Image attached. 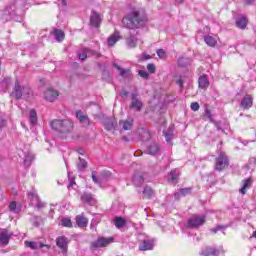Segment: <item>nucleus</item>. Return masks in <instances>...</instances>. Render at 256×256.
<instances>
[{
    "mask_svg": "<svg viewBox=\"0 0 256 256\" xmlns=\"http://www.w3.org/2000/svg\"><path fill=\"white\" fill-rule=\"evenodd\" d=\"M146 21L147 16H145V13L139 10H132L122 19V25L126 29H139V27L145 25Z\"/></svg>",
    "mask_w": 256,
    "mask_h": 256,
    "instance_id": "f257e3e1",
    "label": "nucleus"
},
{
    "mask_svg": "<svg viewBox=\"0 0 256 256\" xmlns=\"http://www.w3.org/2000/svg\"><path fill=\"white\" fill-rule=\"evenodd\" d=\"M51 128L61 133L62 137H67L73 131V122L71 120H53L51 122Z\"/></svg>",
    "mask_w": 256,
    "mask_h": 256,
    "instance_id": "f03ea898",
    "label": "nucleus"
},
{
    "mask_svg": "<svg viewBox=\"0 0 256 256\" xmlns=\"http://www.w3.org/2000/svg\"><path fill=\"white\" fill-rule=\"evenodd\" d=\"M32 91L31 88L27 86H21V83L19 80H16L14 90L11 93V97H14L15 99H27V97H30Z\"/></svg>",
    "mask_w": 256,
    "mask_h": 256,
    "instance_id": "7ed1b4c3",
    "label": "nucleus"
},
{
    "mask_svg": "<svg viewBox=\"0 0 256 256\" xmlns=\"http://www.w3.org/2000/svg\"><path fill=\"white\" fill-rule=\"evenodd\" d=\"M229 167V158L225 152H220L215 161L214 169L215 171H225Z\"/></svg>",
    "mask_w": 256,
    "mask_h": 256,
    "instance_id": "20e7f679",
    "label": "nucleus"
},
{
    "mask_svg": "<svg viewBox=\"0 0 256 256\" xmlns=\"http://www.w3.org/2000/svg\"><path fill=\"white\" fill-rule=\"evenodd\" d=\"M28 199L30 200V205H32V207H37V209H43V207H45V203H43L39 199V195L37 194V190H31L28 193Z\"/></svg>",
    "mask_w": 256,
    "mask_h": 256,
    "instance_id": "39448f33",
    "label": "nucleus"
},
{
    "mask_svg": "<svg viewBox=\"0 0 256 256\" xmlns=\"http://www.w3.org/2000/svg\"><path fill=\"white\" fill-rule=\"evenodd\" d=\"M114 238L113 237H100L96 241L91 243V248L92 249H99L101 247H107V245H111L113 243Z\"/></svg>",
    "mask_w": 256,
    "mask_h": 256,
    "instance_id": "423d86ee",
    "label": "nucleus"
},
{
    "mask_svg": "<svg viewBox=\"0 0 256 256\" xmlns=\"http://www.w3.org/2000/svg\"><path fill=\"white\" fill-rule=\"evenodd\" d=\"M205 223V216L201 215H193L188 220V227H191L192 229H195L197 227H201Z\"/></svg>",
    "mask_w": 256,
    "mask_h": 256,
    "instance_id": "0eeeda50",
    "label": "nucleus"
},
{
    "mask_svg": "<svg viewBox=\"0 0 256 256\" xmlns=\"http://www.w3.org/2000/svg\"><path fill=\"white\" fill-rule=\"evenodd\" d=\"M59 97V92L53 88H47L44 92L45 101H49V103H53Z\"/></svg>",
    "mask_w": 256,
    "mask_h": 256,
    "instance_id": "6e6552de",
    "label": "nucleus"
},
{
    "mask_svg": "<svg viewBox=\"0 0 256 256\" xmlns=\"http://www.w3.org/2000/svg\"><path fill=\"white\" fill-rule=\"evenodd\" d=\"M240 107L242 109H251L253 107V96L252 95H245L240 103Z\"/></svg>",
    "mask_w": 256,
    "mask_h": 256,
    "instance_id": "1a4fd4ad",
    "label": "nucleus"
},
{
    "mask_svg": "<svg viewBox=\"0 0 256 256\" xmlns=\"http://www.w3.org/2000/svg\"><path fill=\"white\" fill-rule=\"evenodd\" d=\"M154 244L153 240L146 238L142 242H140L139 249L140 251H151L153 249Z\"/></svg>",
    "mask_w": 256,
    "mask_h": 256,
    "instance_id": "9d476101",
    "label": "nucleus"
},
{
    "mask_svg": "<svg viewBox=\"0 0 256 256\" xmlns=\"http://www.w3.org/2000/svg\"><path fill=\"white\" fill-rule=\"evenodd\" d=\"M67 237L65 236H60L56 240V245L63 251V253H67V245H68Z\"/></svg>",
    "mask_w": 256,
    "mask_h": 256,
    "instance_id": "9b49d317",
    "label": "nucleus"
},
{
    "mask_svg": "<svg viewBox=\"0 0 256 256\" xmlns=\"http://www.w3.org/2000/svg\"><path fill=\"white\" fill-rule=\"evenodd\" d=\"M200 255L203 256H219V250H217L215 247H209L207 246L206 248H204Z\"/></svg>",
    "mask_w": 256,
    "mask_h": 256,
    "instance_id": "f8f14e48",
    "label": "nucleus"
},
{
    "mask_svg": "<svg viewBox=\"0 0 256 256\" xmlns=\"http://www.w3.org/2000/svg\"><path fill=\"white\" fill-rule=\"evenodd\" d=\"M115 69L119 72L120 77H131V69L121 68L117 63L112 64Z\"/></svg>",
    "mask_w": 256,
    "mask_h": 256,
    "instance_id": "ddd939ff",
    "label": "nucleus"
},
{
    "mask_svg": "<svg viewBox=\"0 0 256 256\" xmlns=\"http://www.w3.org/2000/svg\"><path fill=\"white\" fill-rule=\"evenodd\" d=\"M119 125L122 127L124 131H129L133 127V118L129 117L126 120H121Z\"/></svg>",
    "mask_w": 256,
    "mask_h": 256,
    "instance_id": "4468645a",
    "label": "nucleus"
},
{
    "mask_svg": "<svg viewBox=\"0 0 256 256\" xmlns=\"http://www.w3.org/2000/svg\"><path fill=\"white\" fill-rule=\"evenodd\" d=\"M179 181V170L175 169L172 170L168 176V182L172 185H177V182Z\"/></svg>",
    "mask_w": 256,
    "mask_h": 256,
    "instance_id": "2eb2a0df",
    "label": "nucleus"
},
{
    "mask_svg": "<svg viewBox=\"0 0 256 256\" xmlns=\"http://www.w3.org/2000/svg\"><path fill=\"white\" fill-rule=\"evenodd\" d=\"M146 153L148 155H157L159 153V144L153 142L147 146Z\"/></svg>",
    "mask_w": 256,
    "mask_h": 256,
    "instance_id": "dca6fc26",
    "label": "nucleus"
},
{
    "mask_svg": "<svg viewBox=\"0 0 256 256\" xmlns=\"http://www.w3.org/2000/svg\"><path fill=\"white\" fill-rule=\"evenodd\" d=\"M90 24L93 27H99V25L101 24V16H99L97 12H92L90 16Z\"/></svg>",
    "mask_w": 256,
    "mask_h": 256,
    "instance_id": "f3484780",
    "label": "nucleus"
},
{
    "mask_svg": "<svg viewBox=\"0 0 256 256\" xmlns=\"http://www.w3.org/2000/svg\"><path fill=\"white\" fill-rule=\"evenodd\" d=\"M198 85L200 89H207L210 85L209 78H207V75H202L198 79Z\"/></svg>",
    "mask_w": 256,
    "mask_h": 256,
    "instance_id": "a211bd4d",
    "label": "nucleus"
},
{
    "mask_svg": "<svg viewBox=\"0 0 256 256\" xmlns=\"http://www.w3.org/2000/svg\"><path fill=\"white\" fill-rule=\"evenodd\" d=\"M247 23H249V20H247V17L245 16H239L236 19V27H238V29H245L247 27Z\"/></svg>",
    "mask_w": 256,
    "mask_h": 256,
    "instance_id": "6ab92c4d",
    "label": "nucleus"
},
{
    "mask_svg": "<svg viewBox=\"0 0 256 256\" xmlns=\"http://www.w3.org/2000/svg\"><path fill=\"white\" fill-rule=\"evenodd\" d=\"M11 239V234H8L7 231L0 232V243L5 247L6 245H9V240Z\"/></svg>",
    "mask_w": 256,
    "mask_h": 256,
    "instance_id": "aec40b11",
    "label": "nucleus"
},
{
    "mask_svg": "<svg viewBox=\"0 0 256 256\" xmlns=\"http://www.w3.org/2000/svg\"><path fill=\"white\" fill-rule=\"evenodd\" d=\"M119 39H121V35H119V31L115 30V32L108 38V46L113 47Z\"/></svg>",
    "mask_w": 256,
    "mask_h": 256,
    "instance_id": "412c9836",
    "label": "nucleus"
},
{
    "mask_svg": "<svg viewBox=\"0 0 256 256\" xmlns=\"http://www.w3.org/2000/svg\"><path fill=\"white\" fill-rule=\"evenodd\" d=\"M76 224L79 227H87V225L89 224V220L87 219V217H84L83 214L76 216Z\"/></svg>",
    "mask_w": 256,
    "mask_h": 256,
    "instance_id": "4be33fe9",
    "label": "nucleus"
},
{
    "mask_svg": "<svg viewBox=\"0 0 256 256\" xmlns=\"http://www.w3.org/2000/svg\"><path fill=\"white\" fill-rule=\"evenodd\" d=\"M76 117L82 123V125H85L87 127L89 125V118L83 114L81 111L76 112Z\"/></svg>",
    "mask_w": 256,
    "mask_h": 256,
    "instance_id": "5701e85b",
    "label": "nucleus"
},
{
    "mask_svg": "<svg viewBox=\"0 0 256 256\" xmlns=\"http://www.w3.org/2000/svg\"><path fill=\"white\" fill-rule=\"evenodd\" d=\"M137 41V37L131 35L126 39V45L129 49H135V47H137Z\"/></svg>",
    "mask_w": 256,
    "mask_h": 256,
    "instance_id": "b1692460",
    "label": "nucleus"
},
{
    "mask_svg": "<svg viewBox=\"0 0 256 256\" xmlns=\"http://www.w3.org/2000/svg\"><path fill=\"white\" fill-rule=\"evenodd\" d=\"M24 243L26 247H29V249H32V250L43 249V247H45V245L41 244L40 242L25 241Z\"/></svg>",
    "mask_w": 256,
    "mask_h": 256,
    "instance_id": "393cba45",
    "label": "nucleus"
},
{
    "mask_svg": "<svg viewBox=\"0 0 256 256\" xmlns=\"http://www.w3.org/2000/svg\"><path fill=\"white\" fill-rule=\"evenodd\" d=\"M204 41L208 47H215L217 45V38L211 35L204 36Z\"/></svg>",
    "mask_w": 256,
    "mask_h": 256,
    "instance_id": "a878e982",
    "label": "nucleus"
},
{
    "mask_svg": "<svg viewBox=\"0 0 256 256\" xmlns=\"http://www.w3.org/2000/svg\"><path fill=\"white\" fill-rule=\"evenodd\" d=\"M130 109H134V111H141L143 109V102L141 100H132L130 103Z\"/></svg>",
    "mask_w": 256,
    "mask_h": 256,
    "instance_id": "bb28decb",
    "label": "nucleus"
},
{
    "mask_svg": "<svg viewBox=\"0 0 256 256\" xmlns=\"http://www.w3.org/2000/svg\"><path fill=\"white\" fill-rule=\"evenodd\" d=\"M81 200L84 203H90V205H93V203H95V199H93V195H91L89 193L82 194Z\"/></svg>",
    "mask_w": 256,
    "mask_h": 256,
    "instance_id": "cd10ccee",
    "label": "nucleus"
},
{
    "mask_svg": "<svg viewBox=\"0 0 256 256\" xmlns=\"http://www.w3.org/2000/svg\"><path fill=\"white\" fill-rule=\"evenodd\" d=\"M252 185V181L250 178L246 179L243 181V186L242 188L240 189V193L242 195H245V193H247V189H249V187H251Z\"/></svg>",
    "mask_w": 256,
    "mask_h": 256,
    "instance_id": "c85d7f7f",
    "label": "nucleus"
},
{
    "mask_svg": "<svg viewBox=\"0 0 256 256\" xmlns=\"http://www.w3.org/2000/svg\"><path fill=\"white\" fill-rule=\"evenodd\" d=\"M54 36H55L56 41L61 43V41H63L65 39V32H63V30L56 29V30H54Z\"/></svg>",
    "mask_w": 256,
    "mask_h": 256,
    "instance_id": "c756f323",
    "label": "nucleus"
},
{
    "mask_svg": "<svg viewBox=\"0 0 256 256\" xmlns=\"http://www.w3.org/2000/svg\"><path fill=\"white\" fill-rule=\"evenodd\" d=\"M144 181L145 179H143V176L141 174H135L133 177V183L136 187L143 185Z\"/></svg>",
    "mask_w": 256,
    "mask_h": 256,
    "instance_id": "7c9ffc66",
    "label": "nucleus"
},
{
    "mask_svg": "<svg viewBox=\"0 0 256 256\" xmlns=\"http://www.w3.org/2000/svg\"><path fill=\"white\" fill-rule=\"evenodd\" d=\"M191 193V188H183L179 192H176L174 197L175 199H179L180 197H185V195H189Z\"/></svg>",
    "mask_w": 256,
    "mask_h": 256,
    "instance_id": "2f4dec72",
    "label": "nucleus"
},
{
    "mask_svg": "<svg viewBox=\"0 0 256 256\" xmlns=\"http://www.w3.org/2000/svg\"><path fill=\"white\" fill-rule=\"evenodd\" d=\"M143 195L144 197H146L147 199H150V197H153L155 195V192L153 191V189L149 186H146L143 190Z\"/></svg>",
    "mask_w": 256,
    "mask_h": 256,
    "instance_id": "473e14b6",
    "label": "nucleus"
},
{
    "mask_svg": "<svg viewBox=\"0 0 256 256\" xmlns=\"http://www.w3.org/2000/svg\"><path fill=\"white\" fill-rule=\"evenodd\" d=\"M34 156L33 154L29 153L24 158V165L26 167H31V163H33Z\"/></svg>",
    "mask_w": 256,
    "mask_h": 256,
    "instance_id": "72a5a7b5",
    "label": "nucleus"
},
{
    "mask_svg": "<svg viewBox=\"0 0 256 256\" xmlns=\"http://www.w3.org/2000/svg\"><path fill=\"white\" fill-rule=\"evenodd\" d=\"M114 223L117 229H121V227H125V219H123L122 217H116L114 220Z\"/></svg>",
    "mask_w": 256,
    "mask_h": 256,
    "instance_id": "f704fd0d",
    "label": "nucleus"
},
{
    "mask_svg": "<svg viewBox=\"0 0 256 256\" xmlns=\"http://www.w3.org/2000/svg\"><path fill=\"white\" fill-rule=\"evenodd\" d=\"M30 123L31 125H35L37 123V112L35 110H30Z\"/></svg>",
    "mask_w": 256,
    "mask_h": 256,
    "instance_id": "c9c22d12",
    "label": "nucleus"
},
{
    "mask_svg": "<svg viewBox=\"0 0 256 256\" xmlns=\"http://www.w3.org/2000/svg\"><path fill=\"white\" fill-rule=\"evenodd\" d=\"M139 135H141L143 141H147L151 137V134L145 129H141Z\"/></svg>",
    "mask_w": 256,
    "mask_h": 256,
    "instance_id": "e433bc0d",
    "label": "nucleus"
},
{
    "mask_svg": "<svg viewBox=\"0 0 256 256\" xmlns=\"http://www.w3.org/2000/svg\"><path fill=\"white\" fill-rule=\"evenodd\" d=\"M60 225H62V227H73V223L69 218H62L60 221Z\"/></svg>",
    "mask_w": 256,
    "mask_h": 256,
    "instance_id": "4c0bfd02",
    "label": "nucleus"
},
{
    "mask_svg": "<svg viewBox=\"0 0 256 256\" xmlns=\"http://www.w3.org/2000/svg\"><path fill=\"white\" fill-rule=\"evenodd\" d=\"M79 171H85L87 169V161L79 158V163L77 165Z\"/></svg>",
    "mask_w": 256,
    "mask_h": 256,
    "instance_id": "58836bf2",
    "label": "nucleus"
},
{
    "mask_svg": "<svg viewBox=\"0 0 256 256\" xmlns=\"http://www.w3.org/2000/svg\"><path fill=\"white\" fill-rule=\"evenodd\" d=\"M89 48H84L83 51L78 54L79 59H81V61H85V59H87V55H89Z\"/></svg>",
    "mask_w": 256,
    "mask_h": 256,
    "instance_id": "ea45409f",
    "label": "nucleus"
},
{
    "mask_svg": "<svg viewBox=\"0 0 256 256\" xmlns=\"http://www.w3.org/2000/svg\"><path fill=\"white\" fill-rule=\"evenodd\" d=\"M9 211L12 213H19V208H17V202L13 201L9 204Z\"/></svg>",
    "mask_w": 256,
    "mask_h": 256,
    "instance_id": "a19ab883",
    "label": "nucleus"
},
{
    "mask_svg": "<svg viewBox=\"0 0 256 256\" xmlns=\"http://www.w3.org/2000/svg\"><path fill=\"white\" fill-rule=\"evenodd\" d=\"M87 52H88V57L91 56V57H95L96 59H99V57H101V54L99 52L91 50L89 48H88Z\"/></svg>",
    "mask_w": 256,
    "mask_h": 256,
    "instance_id": "79ce46f5",
    "label": "nucleus"
},
{
    "mask_svg": "<svg viewBox=\"0 0 256 256\" xmlns=\"http://www.w3.org/2000/svg\"><path fill=\"white\" fill-rule=\"evenodd\" d=\"M156 53H157V55L160 59H166L167 58V52H165V50H163V49H158L156 51Z\"/></svg>",
    "mask_w": 256,
    "mask_h": 256,
    "instance_id": "37998d69",
    "label": "nucleus"
},
{
    "mask_svg": "<svg viewBox=\"0 0 256 256\" xmlns=\"http://www.w3.org/2000/svg\"><path fill=\"white\" fill-rule=\"evenodd\" d=\"M114 127L115 123H113L111 120L105 122V129H107V131H112Z\"/></svg>",
    "mask_w": 256,
    "mask_h": 256,
    "instance_id": "c03bdc74",
    "label": "nucleus"
},
{
    "mask_svg": "<svg viewBox=\"0 0 256 256\" xmlns=\"http://www.w3.org/2000/svg\"><path fill=\"white\" fill-rule=\"evenodd\" d=\"M204 119H208V121H213V114L211 113V110L206 109Z\"/></svg>",
    "mask_w": 256,
    "mask_h": 256,
    "instance_id": "a18cd8bd",
    "label": "nucleus"
},
{
    "mask_svg": "<svg viewBox=\"0 0 256 256\" xmlns=\"http://www.w3.org/2000/svg\"><path fill=\"white\" fill-rule=\"evenodd\" d=\"M165 135V139L167 141V143H169V141H171V139H173V130H171L169 133H164Z\"/></svg>",
    "mask_w": 256,
    "mask_h": 256,
    "instance_id": "49530a36",
    "label": "nucleus"
},
{
    "mask_svg": "<svg viewBox=\"0 0 256 256\" xmlns=\"http://www.w3.org/2000/svg\"><path fill=\"white\" fill-rule=\"evenodd\" d=\"M138 74L140 75V77H142V79H147L149 77V73L144 70H140Z\"/></svg>",
    "mask_w": 256,
    "mask_h": 256,
    "instance_id": "de8ad7c7",
    "label": "nucleus"
},
{
    "mask_svg": "<svg viewBox=\"0 0 256 256\" xmlns=\"http://www.w3.org/2000/svg\"><path fill=\"white\" fill-rule=\"evenodd\" d=\"M147 69H148L149 73H152V74L155 73V71H156L155 64H148Z\"/></svg>",
    "mask_w": 256,
    "mask_h": 256,
    "instance_id": "09e8293b",
    "label": "nucleus"
},
{
    "mask_svg": "<svg viewBox=\"0 0 256 256\" xmlns=\"http://www.w3.org/2000/svg\"><path fill=\"white\" fill-rule=\"evenodd\" d=\"M178 65H180V67H185V65H187V59L186 58H180L178 60Z\"/></svg>",
    "mask_w": 256,
    "mask_h": 256,
    "instance_id": "8fccbe9b",
    "label": "nucleus"
},
{
    "mask_svg": "<svg viewBox=\"0 0 256 256\" xmlns=\"http://www.w3.org/2000/svg\"><path fill=\"white\" fill-rule=\"evenodd\" d=\"M190 107L192 111H197L199 109V103L193 102Z\"/></svg>",
    "mask_w": 256,
    "mask_h": 256,
    "instance_id": "3c124183",
    "label": "nucleus"
},
{
    "mask_svg": "<svg viewBox=\"0 0 256 256\" xmlns=\"http://www.w3.org/2000/svg\"><path fill=\"white\" fill-rule=\"evenodd\" d=\"M7 125V120L0 117V129H3Z\"/></svg>",
    "mask_w": 256,
    "mask_h": 256,
    "instance_id": "603ef678",
    "label": "nucleus"
},
{
    "mask_svg": "<svg viewBox=\"0 0 256 256\" xmlns=\"http://www.w3.org/2000/svg\"><path fill=\"white\" fill-rule=\"evenodd\" d=\"M120 97H129V92L127 90H122L120 92Z\"/></svg>",
    "mask_w": 256,
    "mask_h": 256,
    "instance_id": "864d4df0",
    "label": "nucleus"
},
{
    "mask_svg": "<svg viewBox=\"0 0 256 256\" xmlns=\"http://www.w3.org/2000/svg\"><path fill=\"white\" fill-rule=\"evenodd\" d=\"M137 97H138V94H137L136 92H133V93L131 94V99H132V101H139V99H138Z\"/></svg>",
    "mask_w": 256,
    "mask_h": 256,
    "instance_id": "5fc2aeb1",
    "label": "nucleus"
},
{
    "mask_svg": "<svg viewBox=\"0 0 256 256\" xmlns=\"http://www.w3.org/2000/svg\"><path fill=\"white\" fill-rule=\"evenodd\" d=\"M220 229H223V226H217L216 228H212L211 232L212 233H217V231H220Z\"/></svg>",
    "mask_w": 256,
    "mask_h": 256,
    "instance_id": "6e6d98bb",
    "label": "nucleus"
},
{
    "mask_svg": "<svg viewBox=\"0 0 256 256\" xmlns=\"http://www.w3.org/2000/svg\"><path fill=\"white\" fill-rule=\"evenodd\" d=\"M176 83H177V85H179L180 89L183 90V80L178 79V80L176 81Z\"/></svg>",
    "mask_w": 256,
    "mask_h": 256,
    "instance_id": "4d7b16f0",
    "label": "nucleus"
},
{
    "mask_svg": "<svg viewBox=\"0 0 256 256\" xmlns=\"http://www.w3.org/2000/svg\"><path fill=\"white\" fill-rule=\"evenodd\" d=\"M92 180L94 181V183H99L97 176H95V172H92Z\"/></svg>",
    "mask_w": 256,
    "mask_h": 256,
    "instance_id": "13d9d810",
    "label": "nucleus"
},
{
    "mask_svg": "<svg viewBox=\"0 0 256 256\" xmlns=\"http://www.w3.org/2000/svg\"><path fill=\"white\" fill-rule=\"evenodd\" d=\"M255 0H244V3L246 5H251V3H253Z\"/></svg>",
    "mask_w": 256,
    "mask_h": 256,
    "instance_id": "bf43d9fd",
    "label": "nucleus"
},
{
    "mask_svg": "<svg viewBox=\"0 0 256 256\" xmlns=\"http://www.w3.org/2000/svg\"><path fill=\"white\" fill-rule=\"evenodd\" d=\"M142 57H143L144 59H151V56H150V55H147V54H145V53L142 54Z\"/></svg>",
    "mask_w": 256,
    "mask_h": 256,
    "instance_id": "052dcab7",
    "label": "nucleus"
},
{
    "mask_svg": "<svg viewBox=\"0 0 256 256\" xmlns=\"http://www.w3.org/2000/svg\"><path fill=\"white\" fill-rule=\"evenodd\" d=\"M75 185V181H70V184L68 185V189H70V187H73Z\"/></svg>",
    "mask_w": 256,
    "mask_h": 256,
    "instance_id": "680f3d73",
    "label": "nucleus"
},
{
    "mask_svg": "<svg viewBox=\"0 0 256 256\" xmlns=\"http://www.w3.org/2000/svg\"><path fill=\"white\" fill-rule=\"evenodd\" d=\"M4 83H6V84H7V83H11V78H5V79H4Z\"/></svg>",
    "mask_w": 256,
    "mask_h": 256,
    "instance_id": "e2e57ef3",
    "label": "nucleus"
},
{
    "mask_svg": "<svg viewBox=\"0 0 256 256\" xmlns=\"http://www.w3.org/2000/svg\"><path fill=\"white\" fill-rule=\"evenodd\" d=\"M250 163H255L256 164V158H251Z\"/></svg>",
    "mask_w": 256,
    "mask_h": 256,
    "instance_id": "0e129e2a",
    "label": "nucleus"
},
{
    "mask_svg": "<svg viewBox=\"0 0 256 256\" xmlns=\"http://www.w3.org/2000/svg\"><path fill=\"white\" fill-rule=\"evenodd\" d=\"M62 5H67V1H65V0H62Z\"/></svg>",
    "mask_w": 256,
    "mask_h": 256,
    "instance_id": "69168bd1",
    "label": "nucleus"
},
{
    "mask_svg": "<svg viewBox=\"0 0 256 256\" xmlns=\"http://www.w3.org/2000/svg\"><path fill=\"white\" fill-rule=\"evenodd\" d=\"M185 0H176V3H183Z\"/></svg>",
    "mask_w": 256,
    "mask_h": 256,
    "instance_id": "338daca9",
    "label": "nucleus"
},
{
    "mask_svg": "<svg viewBox=\"0 0 256 256\" xmlns=\"http://www.w3.org/2000/svg\"><path fill=\"white\" fill-rule=\"evenodd\" d=\"M5 13H9V8L6 9Z\"/></svg>",
    "mask_w": 256,
    "mask_h": 256,
    "instance_id": "774afa93",
    "label": "nucleus"
}]
</instances>
